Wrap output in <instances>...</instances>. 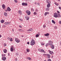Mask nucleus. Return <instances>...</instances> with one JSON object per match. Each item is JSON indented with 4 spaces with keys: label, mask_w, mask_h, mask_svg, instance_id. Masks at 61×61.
Wrapping results in <instances>:
<instances>
[{
    "label": "nucleus",
    "mask_w": 61,
    "mask_h": 61,
    "mask_svg": "<svg viewBox=\"0 0 61 61\" xmlns=\"http://www.w3.org/2000/svg\"><path fill=\"white\" fill-rule=\"evenodd\" d=\"M37 5L39 6H40V4L39 3H38Z\"/></svg>",
    "instance_id": "ea45409f"
},
{
    "label": "nucleus",
    "mask_w": 61,
    "mask_h": 61,
    "mask_svg": "<svg viewBox=\"0 0 61 61\" xmlns=\"http://www.w3.org/2000/svg\"><path fill=\"white\" fill-rule=\"evenodd\" d=\"M10 39V38H9V37H8V39L9 40V39Z\"/></svg>",
    "instance_id": "603ef678"
},
{
    "label": "nucleus",
    "mask_w": 61,
    "mask_h": 61,
    "mask_svg": "<svg viewBox=\"0 0 61 61\" xmlns=\"http://www.w3.org/2000/svg\"><path fill=\"white\" fill-rule=\"evenodd\" d=\"M27 44H28V45L29 44V42H27Z\"/></svg>",
    "instance_id": "8fccbe9b"
},
{
    "label": "nucleus",
    "mask_w": 61,
    "mask_h": 61,
    "mask_svg": "<svg viewBox=\"0 0 61 61\" xmlns=\"http://www.w3.org/2000/svg\"><path fill=\"white\" fill-rule=\"evenodd\" d=\"M19 26V27H20V28H21V27H22V26H21L20 25Z\"/></svg>",
    "instance_id": "3c124183"
},
{
    "label": "nucleus",
    "mask_w": 61,
    "mask_h": 61,
    "mask_svg": "<svg viewBox=\"0 0 61 61\" xmlns=\"http://www.w3.org/2000/svg\"><path fill=\"white\" fill-rule=\"evenodd\" d=\"M8 24H10V23H11V22H8Z\"/></svg>",
    "instance_id": "49530a36"
},
{
    "label": "nucleus",
    "mask_w": 61,
    "mask_h": 61,
    "mask_svg": "<svg viewBox=\"0 0 61 61\" xmlns=\"http://www.w3.org/2000/svg\"><path fill=\"white\" fill-rule=\"evenodd\" d=\"M18 30V31H19L20 32H23V31H24V30H23L21 29H19Z\"/></svg>",
    "instance_id": "412c9836"
},
{
    "label": "nucleus",
    "mask_w": 61,
    "mask_h": 61,
    "mask_svg": "<svg viewBox=\"0 0 61 61\" xmlns=\"http://www.w3.org/2000/svg\"><path fill=\"white\" fill-rule=\"evenodd\" d=\"M39 36V35L37 34L36 36V37H38Z\"/></svg>",
    "instance_id": "bb28decb"
},
{
    "label": "nucleus",
    "mask_w": 61,
    "mask_h": 61,
    "mask_svg": "<svg viewBox=\"0 0 61 61\" xmlns=\"http://www.w3.org/2000/svg\"><path fill=\"white\" fill-rule=\"evenodd\" d=\"M4 14L5 16H7V13H6L4 12Z\"/></svg>",
    "instance_id": "6ab92c4d"
},
{
    "label": "nucleus",
    "mask_w": 61,
    "mask_h": 61,
    "mask_svg": "<svg viewBox=\"0 0 61 61\" xmlns=\"http://www.w3.org/2000/svg\"><path fill=\"white\" fill-rule=\"evenodd\" d=\"M41 45H42V46H43V45H44V43H43L42 42H41Z\"/></svg>",
    "instance_id": "e433bc0d"
},
{
    "label": "nucleus",
    "mask_w": 61,
    "mask_h": 61,
    "mask_svg": "<svg viewBox=\"0 0 61 61\" xmlns=\"http://www.w3.org/2000/svg\"><path fill=\"white\" fill-rule=\"evenodd\" d=\"M49 46V42H48V43H46L45 45L46 46Z\"/></svg>",
    "instance_id": "5701e85b"
},
{
    "label": "nucleus",
    "mask_w": 61,
    "mask_h": 61,
    "mask_svg": "<svg viewBox=\"0 0 61 61\" xmlns=\"http://www.w3.org/2000/svg\"><path fill=\"white\" fill-rule=\"evenodd\" d=\"M58 17H61V16L60 15V14H58Z\"/></svg>",
    "instance_id": "473e14b6"
},
{
    "label": "nucleus",
    "mask_w": 61,
    "mask_h": 61,
    "mask_svg": "<svg viewBox=\"0 0 61 61\" xmlns=\"http://www.w3.org/2000/svg\"><path fill=\"white\" fill-rule=\"evenodd\" d=\"M35 44V40L33 39H32L30 43V45L31 46H33V45H34Z\"/></svg>",
    "instance_id": "f03ea898"
},
{
    "label": "nucleus",
    "mask_w": 61,
    "mask_h": 61,
    "mask_svg": "<svg viewBox=\"0 0 61 61\" xmlns=\"http://www.w3.org/2000/svg\"><path fill=\"white\" fill-rule=\"evenodd\" d=\"M36 12H38V10H37V9H36Z\"/></svg>",
    "instance_id": "de8ad7c7"
},
{
    "label": "nucleus",
    "mask_w": 61,
    "mask_h": 61,
    "mask_svg": "<svg viewBox=\"0 0 61 61\" xmlns=\"http://www.w3.org/2000/svg\"><path fill=\"white\" fill-rule=\"evenodd\" d=\"M35 4H36V3L35 2Z\"/></svg>",
    "instance_id": "680f3d73"
},
{
    "label": "nucleus",
    "mask_w": 61,
    "mask_h": 61,
    "mask_svg": "<svg viewBox=\"0 0 61 61\" xmlns=\"http://www.w3.org/2000/svg\"><path fill=\"white\" fill-rule=\"evenodd\" d=\"M49 0H46V2L47 4H48L49 3H50V4H51V2Z\"/></svg>",
    "instance_id": "1a4fd4ad"
},
{
    "label": "nucleus",
    "mask_w": 61,
    "mask_h": 61,
    "mask_svg": "<svg viewBox=\"0 0 61 61\" xmlns=\"http://www.w3.org/2000/svg\"><path fill=\"white\" fill-rule=\"evenodd\" d=\"M58 8L59 9L61 10V7H59Z\"/></svg>",
    "instance_id": "a19ab883"
},
{
    "label": "nucleus",
    "mask_w": 61,
    "mask_h": 61,
    "mask_svg": "<svg viewBox=\"0 0 61 61\" xmlns=\"http://www.w3.org/2000/svg\"><path fill=\"white\" fill-rule=\"evenodd\" d=\"M54 28H55V29H57V27L56 26H54Z\"/></svg>",
    "instance_id": "72a5a7b5"
},
{
    "label": "nucleus",
    "mask_w": 61,
    "mask_h": 61,
    "mask_svg": "<svg viewBox=\"0 0 61 61\" xmlns=\"http://www.w3.org/2000/svg\"><path fill=\"white\" fill-rule=\"evenodd\" d=\"M15 42H17V43H18L20 41V40H19L17 38H15Z\"/></svg>",
    "instance_id": "39448f33"
},
{
    "label": "nucleus",
    "mask_w": 61,
    "mask_h": 61,
    "mask_svg": "<svg viewBox=\"0 0 61 61\" xmlns=\"http://www.w3.org/2000/svg\"><path fill=\"white\" fill-rule=\"evenodd\" d=\"M46 10L47 11H48L49 10V9L48 8H46Z\"/></svg>",
    "instance_id": "b1692460"
},
{
    "label": "nucleus",
    "mask_w": 61,
    "mask_h": 61,
    "mask_svg": "<svg viewBox=\"0 0 61 61\" xmlns=\"http://www.w3.org/2000/svg\"><path fill=\"white\" fill-rule=\"evenodd\" d=\"M54 17H55L56 18H57L58 17V16H57V14L56 13H54V15H53Z\"/></svg>",
    "instance_id": "423d86ee"
},
{
    "label": "nucleus",
    "mask_w": 61,
    "mask_h": 61,
    "mask_svg": "<svg viewBox=\"0 0 61 61\" xmlns=\"http://www.w3.org/2000/svg\"><path fill=\"white\" fill-rule=\"evenodd\" d=\"M57 3H55V4L56 5V4H57Z\"/></svg>",
    "instance_id": "bf43d9fd"
},
{
    "label": "nucleus",
    "mask_w": 61,
    "mask_h": 61,
    "mask_svg": "<svg viewBox=\"0 0 61 61\" xmlns=\"http://www.w3.org/2000/svg\"><path fill=\"white\" fill-rule=\"evenodd\" d=\"M15 2V3H17V0H14Z\"/></svg>",
    "instance_id": "c9c22d12"
},
{
    "label": "nucleus",
    "mask_w": 61,
    "mask_h": 61,
    "mask_svg": "<svg viewBox=\"0 0 61 61\" xmlns=\"http://www.w3.org/2000/svg\"><path fill=\"white\" fill-rule=\"evenodd\" d=\"M8 55L9 56V53L8 54Z\"/></svg>",
    "instance_id": "0e129e2a"
},
{
    "label": "nucleus",
    "mask_w": 61,
    "mask_h": 61,
    "mask_svg": "<svg viewBox=\"0 0 61 61\" xmlns=\"http://www.w3.org/2000/svg\"><path fill=\"white\" fill-rule=\"evenodd\" d=\"M57 12L58 13H59H59H60L59 12V11H57Z\"/></svg>",
    "instance_id": "09e8293b"
},
{
    "label": "nucleus",
    "mask_w": 61,
    "mask_h": 61,
    "mask_svg": "<svg viewBox=\"0 0 61 61\" xmlns=\"http://www.w3.org/2000/svg\"><path fill=\"white\" fill-rule=\"evenodd\" d=\"M18 12L19 14L20 15H22V11H21V10H19Z\"/></svg>",
    "instance_id": "6e6552de"
},
{
    "label": "nucleus",
    "mask_w": 61,
    "mask_h": 61,
    "mask_svg": "<svg viewBox=\"0 0 61 61\" xmlns=\"http://www.w3.org/2000/svg\"><path fill=\"white\" fill-rule=\"evenodd\" d=\"M58 1H59V2H60V0H57Z\"/></svg>",
    "instance_id": "e2e57ef3"
},
{
    "label": "nucleus",
    "mask_w": 61,
    "mask_h": 61,
    "mask_svg": "<svg viewBox=\"0 0 61 61\" xmlns=\"http://www.w3.org/2000/svg\"><path fill=\"white\" fill-rule=\"evenodd\" d=\"M22 5L23 6H26L27 5V3H23L22 4Z\"/></svg>",
    "instance_id": "0eeeda50"
},
{
    "label": "nucleus",
    "mask_w": 61,
    "mask_h": 61,
    "mask_svg": "<svg viewBox=\"0 0 61 61\" xmlns=\"http://www.w3.org/2000/svg\"><path fill=\"white\" fill-rule=\"evenodd\" d=\"M49 35V34L48 33H46V34L44 35V36H48Z\"/></svg>",
    "instance_id": "a211bd4d"
},
{
    "label": "nucleus",
    "mask_w": 61,
    "mask_h": 61,
    "mask_svg": "<svg viewBox=\"0 0 61 61\" xmlns=\"http://www.w3.org/2000/svg\"><path fill=\"white\" fill-rule=\"evenodd\" d=\"M59 24H61V21H59Z\"/></svg>",
    "instance_id": "37998d69"
},
{
    "label": "nucleus",
    "mask_w": 61,
    "mask_h": 61,
    "mask_svg": "<svg viewBox=\"0 0 61 61\" xmlns=\"http://www.w3.org/2000/svg\"><path fill=\"white\" fill-rule=\"evenodd\" d=\"M32 11H34V9L32 8Z\"/></svg>",
    "instance_id": "864d4df0"
},
{
    "label": "nucleus",
    "mask_w": 61,
    "mask_h": 61,
    "mask_svg": "<svg viewBox=\"0 0 61 61\" xmlns=\"http://www.w3.org/2000/svg\"><path fill=\"white\" fill-rule=\"evenodd\" d=\"M2 56H3V55H2Z\"/></svg>",
    "instance_id": "338daca9"
},
{
    "label": "nucleus",
    "mask_w": 61,
    "mask_h": 61,
    "mask_svg": "<svg viewBox=\"0 0 61 61\" xmlns=\"http://www.w3.org/2000/svg\"><path fill=\"white\" fill-rule=\"evenodd\" d=\"M0 28H1V26H0Z\"/></svg>",
    "instance_id": "69168bd1"
},
{
    "label": "nucleus",
    "mask_w": 61,
    "mask_h": 61,
    "mask_svg": "<svg viewBox=\"0 0 61 61\" xmlns=\"http://www.w3.org/2000/svg\"><path fill=\"white\" fill-rule=\"evenodd\" d=\"M8 11V10H5V11H6V12H7V11Z\"/></svg>",
    "instance_id": "5fc2aeb1"
},
{
    "label": "nucleus",
    "mask_w": 61,
    "mask_h": 61,
    "mask_svg": "<svg viewBox=\"0 0 61 61\" xmlns=\"http://www.w3.org/2000/svg\"><path fill=\"white\" fill-rule=\"evenodd\" d=\"M12 31H13V32H14V29H12Z\"/></svg>",
    "instance_id": "13d9d810"
},
{
    "label": "nucleus",
    "mask_w": 61,
    "mask_h": 61,
    "mask_svg": "<svg viewBox=\"0 0 61 61\" xmlns=\"http://www.w3.org/2000/svg\"><path fill=\"white\" fill-rule=\"evenodd\" d=\"M47 56L48 57V58H49L50 57V54H47Z\"/></svg>",
    "instance_id": "393cba45"
},
{
    "label": "nucleus",
    "mask_w": 61,
    "mask_h": 61,
    "mask_svg": "<svg viewBox=\"0 0 61 61\" xmlns=\"http://www.w3.org/2000/svg\"><path fill=\"white\" fill-rule=\"evenodd\" d=\"M52 23H53V24H56V22H55V21L53 20H52Z\"/></svg>",
    "instance_id": "a878e982"
},
{
    "label": "nucleus",
    "mask_w": 61,
    "mask_h": 61,
    "mask_svg": "<svg viewBox=\"0 0 61 61\" xmlns=\"http://www.w3.org/2000/svg\"><path fill=\"white\" fill-rule=\"evenodd\" d=\"M19 20H20V21H23V20H22V19L20 18L19 19Z\"/></svg>",
    "instance_id": "c03bdc74"
},
{
    "label": "nucleus",
    "mask_w": 61,
    "mask_h": 61,
    "mask_svg": "<svg viewBox=\"0 0 61 61\" xmlns=\"http://www.w3.org/2000/svg\"><path fill=\"white\" fill-rule=\"evenodd\" d=\"M4 46H6V44L5 43H4Z\"/></svg>",
    "instance_id": "f704fd0d"
},
{
    "label": "nucleus",
    "mask_w": 61,
    "mask_h": 61,
    "mask_svg": "<svg viewBox=\"0 0 61 61\" xmlns=\"http://www.w3.org/2000/svg\"><path fill=\"white\" fill-rule=\"evenodd\" d=\"M43 55H44V56H46V54H43Z\"/></svg>",
    "instance_id": "4d7b16f0"
},
{
    "label": "nucleus",
    "mask_w": 61,
    "mask_h": 61,
    "mask_svg": "<svg viewBox=\"0 0 61 61\" xmlns=\"http://www.w3.org/2000/svg\"><path fill=\"white\" fill-rule=\"evenodd\" d=\"M47 14H49V13L48 12H45L44 14V15L45 16Z\"/></svg>",
    "instance_id": "dca6fc26"
},
{
    "label": "nucleus",
    "mask_w": 61,
    "mask_h": 61,
    "mask_svg": "<svg viewBox=\"0 0 61 61\" xmlns=\"http://www.w3.org/2000/svg\"><path fill=\"white\" fill-rule=\"evenodd\" d=\"M4 53H6L7 52V50L5 49H4Z\"/></svg>",
    "instance_id": "f3484780"
},
{
    "label": "nucleus",
    "mask_w": 61,
    "mask_h": 61,
    "mask_svg": "<svg viewBox=\"0 0 61 61\" xmlns=\"http://www.w3.org/2000/svg\"><path fill=\"white\" fill-rule=\"evenodd\" d=\"M2 7L3 9H5V5L4 4H3L2 5Z\"/></svg>",
    "instance_id": "9b49d317"
},
{
    "label": "nucleus",
    "mask_w": 61,
    "mask_h": 61,
    "mask_svg": "<svg viewBox=\"0 0 61 61\" xmlns=\"http://www.w3.org/2000/svg\"><path fill=\"white\" fill-rule=\"evenodd\" d=\"M33 14L34 15H36V12H34Z\"/></svg>",
    "instance_id": "2f4dec72"
},
{
    "label": "nucleus",
    "mask_w": 61,
    "mask_h": 61,
    "mask_svg": "<svg viewBox=\"0 0 61 61\" xmlns=\"http://www.w3.org/2000/svg\"><path fill=\"white\" fill-rule=\"evenodd\" d=\"M5 25H8V22H5Z\"/></svg>",
    "instance_id": "c756f323"
},
{
    "label": "nucleus",
    "mask_w": 61,
    "mask_h": 61,
    "mask_svg": "<svg viewBox=\"0 0 61 61\" xmlns=\"http://www.w3.org/2000/svg\"><path fill=\"white\" fill-rule=\"evenodd\" d=\"M49 52L50 54L51 55H52V54H54V53L52 51H49Z\"/></svg>",
    "instance_id": "ddd939ff"
},
{
    "label": "nucleus",
    "mask_w": 61,
    "mask_h": 61,
    "mask_svg": "<svg viewBox=\"0 0 61 61\" xmlns=\"http://www.w3.org/2000/svg\"><path fill=\"white\" fill-rule=\"evenodd\" d=\"M2 36V35L0 34V38Z\"/></svg>",
    "instance_id": "6e6d98bb"
},
{
    "label": "nucleus",
    "mask_w": 61,
    "mask_h": 61,
    "mask_svg": "<svg viewBox=\"0 0 61 61\" xmlns=\"http://www.w3.org/2000/svg\"><path fill=\"white\" fill-rule=\"evenodd\" d=\"M21 37H23V35H21Z\"/></svg>",
    "instance_id": "052dcab7"
},
{
    "label": "nucleus",
    "mask_w": 61,
    "mask_h": 61,
    "mask_svg": "<svg viewBox=\"0 0 61 61\" xmlns=\"http://www.w3.org/2000/svg\"><path fill=\"white\" fill-rule=\"evenodd\" d=\"M26 51L27 52H29L30 51V50H29V49H26Z\"/></svg>",
    "instance_id": "cd10ccee"
},
{
    "label": "nucleus",
    "mask_w": 61,
    "mask_h": 61,
    "mask_svg": "<svg viewBox=\"0 0 61 61\" xmlns=\"http://www.w3.org/2000/svg\"><path fill=\"white\" fill-rule=\"evenodd\" d=\"M10 41H13V39H12V38H11V39H10Z\"/></svg>",
    "instance_id": "7c9ffc66"
},
{
    "label": "nucleus",
    "mask_w": 61,
    "mask_h": 61,
    "mask_svg": "<svg viewBox=\"0 0 61 61\" xmlns=\"http://www.w3.org/2000/svg\"><path fill=\"white\" fill-rule=\"evenodd\" d=\"M0 22L1 23H3L4 22V20H0Z\"/></svg>",
    "instance_id": "4be33fe9"
},
{
    "label": "nucleus",
    "mask_w": 61,
    "mask_h": 61,
    "mask_svg": "<svg viewBox=\"0 0 61 61\" xmlns=\"http://www.w3.org/2000/svg\"><path fill=\"white\" fill-rule=\"evenodd\" d=\"M26 13L28 15H30L31 12L28 10H27L26 11Z\"/></svg>",
    "instance_id": "20e7f679"
},
{
    "label": "nucleus",
    "mask_w": 61,
    "mask_h": 61,
    "mask_svg": "<svg viewBox=\"0 0 61 61\" xmlns=\"http://www.w3.org/2000/svg\"><path fill=\"white\" fill-rule=\"evenodd\" d=\"M47 7H49L50 6V3H49L47 5Z\"/></svg>",
    "instance_id": "f8f14e48"
},
{
    "label": "nucleus",
    "mask_w": 61,
    "mask_h": 61,
    "mask_svg": "<svg viewBox=\"0 0 61 61\" xmlns=\"http://www.w3.org/2000/svg\"><path fill=\"white\" fill-rule=\"evenodd\" d=\"M30 59H31V58L29 57H28V60H30Z\"/></svg>",
    "instance_id": "58836bf2"
},
{
    "label": "nucleus",
    "mask_w": 61,
    "mask_h": 61,
    "mask_svg": "<svg viewBox=\"0 0 61 61\" xmlns=\"http://www.w3.org/2000/svg\"><path fill=\"white\" fill-rule=\"evenodd\" d=\"M7 10L8 11H11V9L9 7H8L7 8Z\"/></svg>",
    "instance_id": "2eb2a0df"
},
{
    "label": "nucleus",
    "mask_w": 61,
    "mask_h": 61,
    "mask_svg": "<svg viewBox=\"0 0 61 61\" xmlns=\"http://www.w3.org/2000/svg\"><path fill=\"white\" fill-rule=\"evenodd\" d=\"M17 59L16 58V59Z\"/></svg>",
    "instance_id": "774afa93"
},
{
    "label": "nucleus",
    "mask_w": 61,
    "mask_h": 61,
    "mask_svg": "<svg viewBox=\"0 0 61 61\" xmlns=\"http://www.w3.org/2000/svg\"><path fill=\"white\" fill-rule=\"evenodd\" d=\"M15 55H16V56H18V55L19 54H18V53H16L15 54Z\"/></svg>",
    "instance_id": "79ce46f5"
},
{
    "label": "nucleus",
    "mask_w": 61,
    "mask_h": 61,
    "mask_svg": "<svg viewBox=\"0 0 61 61\" xmlns=\"http://www.w3.org/2000/svg\"><path fill=\"white\" fill-rule=\"evenodd\" d=\"M10 51L11 52H13L14 51V49L13 47H12L10 48Z\"/></svg>",
    "instance_id": "aec40b11"
},
{
    "label": "nucleus",
    "mask_w": 61,
    "mask_h": 61,
    "mask_svg": "<svg viewBox=\"0 0 61 61\" xmlns=\"http://www.w3.org/2000/svg\"><path fill=\"white\" fill-rule=\"evenodd\" d=\"M6 57H4L2 58V60L4 61H5V60H6Z\"/></svg>",
    "instance_id": "9d476101"
},
{
    "label": "nucleus",
    "mask_w": 61,
    "mask_h": 61,
    "mask_svg": "<svg viewBox=\"0 0 61 61\" xmlns=\"http://www.w3.org/2000/svg\"><path fill=\"white\" fill-rule=\"evenodd\" d=\"M29 17H27L26 19L27 20H29Z\"/></svg>",
    "instance_id": "c85d7f7f"
},
{
    "label": "nucleus",
    "mask_w": 61,
    "mask_h": 61,
    "mask_svg": "<svg viewBox=\"0 0 61 61\" xmlns=\"http://www.w3.org/2000/svg\"><path fill=\"white\" fill-rule=\"evenodd\" d=\"M43 27L44 28H45L46 27V25H44L43 26Z\"/></svg>",
    "instance_id": "4c0bfd02"
},
{
    "label": "nucleus",
    "mask_w": 61,
    "mask_h": 61,
    "mask_svg": "<svg viewBox=\"0 0 61 61\" xmlns=\"http://www.w3.org/2000/svg\"><path fill=\"white\" fill-rule=\"evenodd\" d=\"M56 5H57V6H58V5H59V4L58 3H57Z\"/></svg>",
    "instance_id": "a18cd8bd"
},
{
    "label": "nucleus",
    "mask_w": 61,
    "mask_h": 61,
    "mask_svg": "<svg viewBox=\"0 0 61 61\" xmlns=\"http://www.w3.org/2000/svg\"><path fill=\"white\" fill-rule=\"evenodd\" d=\"M49 45L50 46H51L52 49H54V46L53 45V41L50 40L49 41Z\"/></svg>",
    "instance_id": "f257e3e1"
},
{
    "label": "nucleus",
    "mask_w": 61,
    "mask_h": 61,
    "mask_svg": "<svg viewBox=\"0 0 61 61\" xmlns=\"http://www.w3.org/2000/svg\"><path fill=\"white\" fill-rule=\"evenodd\" d=\"M38 51L40 52H42V53H45L46 52L43 49H38Z\"/></svg>",
    "instance_id": "7ed1b4c3"
},
{
    "label": "nucleus",
    "mask_w": 61,
    "mask_h": 61,
    "mask_svg": "<svg viewBox=\"0 0 61 61\" xmlns=\"http://www.w3.org/2000/svg\"><path fill=\"white\" fill-rule=\"evenodd\" d=\"M33 30V29L32 28H30L28 30H27V31H32Z\"/></svg>",
    "instance_id": "4468645a"
}]
</instances>
